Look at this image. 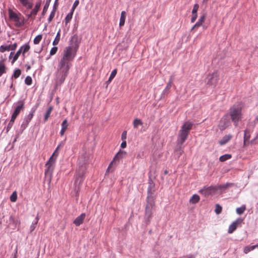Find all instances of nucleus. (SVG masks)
I'll return each instance as SVG.
<instances>
[{
  "mask_svg": "<svg viewBox=\"0 0 258 258\" xmlns=\"http://www.w3.org/2000/svg\"><path fill=\"white\" fill-rule=\"evenodd\" d=\"M76 56L63 51L62 57L58 61L57 70L69 74V71L72 67V62Z\"/></svg>",
  "mask_w": 258,
  "mask_h": 258,
  "instance_id": "f257e3e1",
  "label": "nucleus"
},
{
  "mask_svg": "<svg viewBox=\"0 0 258 258\" xmlns=\"http://www.w3.org/2000/svg\"><path fill=\"white\" fill-rule=\"evenodd\" d=\"M193 123L189 121L184 122L178 134L177 143L178 145H182L187 138L190 131L192 128Z\"/></svg>",
  "mask_w": 258,
  "mask_h": 258,
  "instance_id": "f03ea898",
  "label": "nucleus"
},
{
  "mask_svg": "<svg viewBox=\"0 0 258 258\" xmlns=\"http://www.w3.org/2000/svg\"><path fill=\"white\" fill-rule=\"evenodd\" d=\"M86 167L85 165L79 166L76 172L75 175V190L78 193L80 190V186L84 180V175L85 173Z\"/></svg>",
  "mask_w": 258,
  "mask_h": 258,
  "instance_id": "7ed1b4c3",
  "label": "nucleus"
},
{
  "mask_svg": "<svg viewBox=\"0 0 258 258\" xmlns=\"http://www.w3.org/2000/svg\"><path fill=\"white\" fill-rule=\"evenodd\" d=\"M80 43L78 36L77 34L74 35L70 41V45L66 47L63 51L76 56Z\"/></svg>",
  "mask_w": 258,
  "mask_h": 258,
  "instance_id": "20e7f679",
  "label": "nucleus"
},
{
  "mask_svg": "<svg viewBox=\"0 0 258 258\" xmlns=\"http://www.w3.org/2000/svg\"><path fill=\"white\" fill-rule=\"evenodd\" d=\"M229 115L234 125L237 126L242 118L241 107L238 105H233L229 109Z\"/></svg>",
  "mask_w": 258,
  "mask_h": 258,
  "instance_id": "39448f33",
  "label": "nucleus"
},
{
  "mask_svg": "<svg viewBox=\"0 0 258 258\" xmlns=\"http://www.w3.org/2000/svg\"><path fill=\"white\" fill-rule=\"evenodd\" d=\"M9 19L15 23L17 27H20L24 24V18L20 13L18 14L14 12L12 9L8 10Z\"/></svg>",
  "mask_w": 258,
  "mask_h": 258,
  "instance_id": "423d86ee",
  "label": "nucleus"
},
{
  "mask_svg": "<svg viewBox=\"0 0 258 258\" xmlns=\"http://www.w3.org/2000/svg\"><path fill=\"white\" fill-rule=\"evenodd\" d=\"M155 208V202L152 200H149L148 203H147L144 221L146 225H148L153 217V212Z\"/></svg>",
  "mask_w": 258,
  "mask_h": 258,
  "instance_id": "0eeeda50",
  "label": "nucleus"
},
{
  "mask_svg": "<svg viewBox=\"0 0 258 258\" xmlns=\"http://www.w3.org/2000/svg\"><path fill=\"white\" fill-rule=\"evenodd\" d=\"M126 152L124 151L120 150L113 158V160L110 162L108 168L107 169L106 172H110V170L112 168L116 167L119 163V160L125 157Z\"/></svg>",
  "mask_w": 258,
  "mask_h": 258,
  "instance_id": "6e6552de",
  "label": "nucleus"
},
{
  "mask_svg": "<svg viewBox=\"0 0 258 258\" xmlns=\"http://www.w3.org/2000/svg\"><path fill=\"white\" fill-rule=\"evenodd\" d=\"M55 158L50 157L45 164L46 167L44 173L46 176L49 177V181H50L52 178V173L54 170V164L55 162Z\"/></svg>",
  "mask_w": 258,
  "mask_h": 258,
  "instance_id": "1a4fd4ad",
  "label": "nucleus"
},
{
  "mask_svg": "<svg viewBox=\"0 0 258 258\" xmlns=\"http://www.w3.org/2000/svg\"><path fill=\"white\" fill-rule=\"evenodd\" d=\"M219 80V75L217 72L215 71L212 74L207 75L206 78V84L209 86L215 87L217 85Z\"/></svg>",
  "mask_w": 258,
  "mask_h": 258,
  "instance_id": "9d476101",
  "label": "nucleus"
},
{
  "mask_svg": "<svg viewBox=\"0 0 258 258\" xmlns=\"http://www.w3.org/2000/svg\"><path fill=\"white\" fill-rule=\"evenodd\" d=\"M69 74L57 69L55 73V83L56 86H60L63 83Z\"/></svg>",
  "mask_w": 258,
  "mask_h": 258,
  "instance_id": "9b49d317",
  "label": "nucleus"
},
{
  "mask_svg": "<svg viewBox=\"0 0 258 258\" xmlns=\"http://www.w3.org/2000/svg\"><path fill=\"white\" fill-rule=\"evenodd\" d=\"M216 192V186H205L202 189H201L199 192L203 195L205 197L213 195Z\"/></svg>",
  "mask_w": 258,
  "mask_h": 258,
  "instance_id": "f8f14e48",
  "label": "nucleus"
},
{
  "mask_svg": "<svg viewBox=\"0 0 258 258\" xmlns=\"http://www.w3.org/2000/svg\"><path fill=\"white\" fill-rule=\"evenodd\" d=\"M242 222L243 219L242 218H239L237 219L229 226L228 232L229 233H232L236 229L238 225L240 224Z\"/></svg>",
  "mask_w": 258,
  "mask_h": 258,
  "instance_id": "ddd939ff",
  "label": "nucleus"
},
{
  "mask_svg": "<svg viewBox=\"0 0 258 258\" xmlns=\"http://www.w3.org/2000/svg\"><path fill=\"white\" fill-rule=\"evenodd\" d=\"M17 44L16 43L9 45H1L0 46V52H4L6 51L14 50L17 48Z\"/></svg>",
  "mask_w": 258,
  "mask_h": 258,
  "instance_id": "4468645a",
  "label": "nucleus"
},
{
  "mask_svg": "<svg viewBox=\"0 0 258 258\" xmlns=\"http://www.w3.org/2000/svg\"><path fill=\"white\" fill-rule=\"evenodd\" d=\"M234 185V183H226L224 184H220L216 185V191L220 190L221 191H224L228 188L232 187Z\"/></svg>",
  "mask_w": 258,
  "mask_h": 258,
  "instance_id": "2eb2a0df",
  "label": "nucleus"
},
{
  "mask_svg": "<svg viewBox=\"0 0 258 258\" xmlns=\"http://www.w3.org/2000/svg\"><path fill=\"white\" fill-rule=\"evenodd\" d=\"M18 105L15 109L14 112L17 115H19L20 111L24 108L25 102L24 100H19L17 102Z\"/></svg>",
  "mask_w": 258,
  "mask_h": 258,
  "instance_id": "dca6fc26",
  "label": "nucleus"
},
{
  "mask_svg": "<svg viewBox=\"0 0 258 258\" xmlns=\"http://www.w3.org/2000/svg\"><path fill=\"white\" fill-rule=\"evenodd\" d=\"M86 217L85 213H82L79 216L77 217L74 221V224L77 226H79L81 224L83 223L85 218Z\"/></svg>",
  "mask_w": 258,
  "mask_h": 258,
  "instance_id": "f3484780",
  "label": "nucleus"
},
{
  "mask_svg": "<svg viewBox=\"0 0 258 258\" xmlns=\"http://www.w3.org/2000/svg\"><path fill=\"white\" fill-rule=\"evenodd\" d=\"M9 221L12 223L14 226V228H16L17 226H20L21 224V221L19 218H15L14 216H11L9 217Z\"/></svg>",
  "mask_w": 258,
  "mask_h": 258,
  "instance_id": "a211bd4d",
  "label": "nucleus"
},
{
  "mask_svg": "<svg viewBox=\"0 0 258 258\" xmlns=\"http://www.w3.org/2000/svg\"><path fill=\"white\" fill-rule=\"evenodd\" d=\"M153 186L150 184L148 188V196L147 197V203H148L149 200H152L153 202H155V198L153 196V192H152Z\"/></svg>",
  "mask_w": 258,
  "mask_h": 258,
  "instance_id": "6ab92c4d",
  "label": "nucleus"
},
{
  "mask_svg": "<svg viewBox=\"0 0 258 258\" xmlns=\"http://www.w3.org/2000/svg\"><path fill=\"white\" fill-rule=\"evenodd\" d=\"M226 117V116L223 117L220 121V126L223 130L226 128L230 123L229 120Z\"/></svg>",
  "mask_w": 258,
  "mask_h": 258,
  "instance_id": "aec40b11",
  "label": "nucleus"
},
{
  "mask_svg": "<svg viewBox=\"0 0 258 258\" xmlns=\"http://www.w3.org/2000/svg\"><path fill=\"white\" fill-rule=\"evenodd\" d=\"M22 5L27 9H30L33 7V3L30 0H18Z\"/></svg>",
  "mask_w": 258,
  "mask_h": 258,
  "instance_id": "412c9836",
  "label": "nucleus"
},
{
  "mask_svg": "<svg viewBox=\"0 0 258 258\" xmlns=\"http://www.w3.org/2000/svg\"><path fill=\"white\" fill-rule=\"evenodd\" d=\"M40 7V4L37 3L34 8L31 11L30 14L28 15V18H30L32 15H36L39 10Z\"/></svg>",
  "mask_w": 258,
  "mask_h": 258,
  "instance_id": "4be33fe9",
  "label": "nucleus"
},
{
  "mask_svg": "<svg viewBox=\"0 0 258 258\" xmlns=\"http://www.w3.org/2000/svg\"><path fill=\"white\" fill-rule=\"evenodd\" d=\"M35 110L36 108H32L31 112L25 117V120L26 122V124H29V122L33 118Z\"/></svg>",
  "mask_w": 258,
  "mask_h": 258,
  "instance_id": "5701e85b",
  "label": "nucleus"
},
{
  "mask_svg": "<svg viewBox=\"0 0 258 258\" xmlns=\"http://www.w3.org/2000/svg\"><path fill=\"white\" fill-rule=\"evenodd\" d=\"M126 18V13L125 11H122L120 15L119 20V26H122L124 25Z\"/></svg>",
  "mask_w": 258,
  "mask_h": 258,
  "instance_id": "b1692460",
  "label": "nucleus"
},
{
  "mask_svg": "<svg viewBox=\"0 0 258 258\" xmlns=\"http://www.w3.org/2000/svg\"><path fill=\"white\" fill-rule=\"evenodd\" d=\"M231 138V135L225 136L219 141V144L221 145H225L230 140Z\"/></svg>",
  "mask_w": 258,
  "mask_h": 258,
  "instance_id": "393cba45",
  "label": "nucleus"
},
{
  "mask_svg": "<svg viewBox=\"0 0 258 258\" xmlns=\"http://www.w3.org/2000/svg\"><path fill=\"white\" fill-rule=\"evenodd\" d=\"M206 18V14H204L200 17L198 22L195 24V26L200 27L202 25Z\"/></svg>",
  "mask_w": 258,
  "mask_h": 258,
  "instance_id": "a878e982",
  "label": "nucleus"
},
{
  "mask_svg": "<svg viewBox=\"0 0 258 258\" xmlns=\"http://www.w3.org/2000/svg\"><path fill=\"white\" fill-rule=\"evenodd\" d=\"M200 200L199 196L197 194L194 195L189 200V203L195 204L198 203Z\"/></svg>",
  "mask_w": 258,
  "mask_h": 258,
  "instance_id": "bb28decb",
  "label": "nucleus"
},
{
  "mask_svg": "<svg viewBox=\"0 0 258 258\" xmlns=\"http://www.w3.org/2000/svg\"><path fill=\"white\" fill-rule=\"evenodd\" d=\"M30 48V47L28 44H25L22 46L19 50H22V53L23 55H24L25 53L27 52H28Z\"/></svg>",
  "mask_w": 258,
  "mask_h": 258,
  "instance_id": "cd10ccee",
  "label": "nucleus"
},
{
  "mask_svg": "<svg viewBox=\"0 0 258 258\" xmlns=\"http://www.w3.org/2000/svg\"><path fill=\"white\" fill-rule=\"evenodd\" d=\"M39 219V216L37 215L36 216V217L35 218V221L33 222L31 225L30 226V232H32V231H33L34 230V229H35L36 225L37 224Z\"/></svg>",
  "mask_w": 258,
  "mask_h": 258,
  "instance_id": "c85d7f7f",
  "label": "nucleus"
},
{
  "mask_svg": "<svg viewBox=\"0 0 258 258\" xmlns=\"http://www.w3.org/2000/svg\"><path fill=\"white\" fill-rule=\"evenodd\" d=\"M232 156L231 154H226L220 157L219 160L221 162H224L227 160L231 159Z\"/></svg>",
  "mask_w": 258,
  "mask_h": 258,
  "instance_id": "c756f323",
  "label": "nucleus"
},
{
  "mask_svg": "<svg viewBox=\"0 0 258 258\" xmlns=\"http://www.w3.org/2000/svg\"><path fill=\"white\" fill-rule=\"evenodd\" d=\"M6 67L3 60L0 61V76L6 73Z\"/></svg>",
  "mask_w": 258,
  "mask_h": 258,
  "instance_id": "7c9ffc66",
  "label": "nucleus"
},
{
  "mask_svg": "<svg viewBox=\"0 0 258 258\" xmlns=\"http://www.w3.org/2000/svg\"><path fill=\"white\" fill-rule=\"evenodd\" d=\"M52 106H50L48 107L47 110L46 111L45 115H44V121L46 122L47 121L48 119V117L52 110Z\"/></svg>",
  "mask_w": 258,
  "mask_h": 258,
  "instance_id": "2f4dec72",
  "label": "nucleus"
},
{
  "mask_svg": "<svg viewBox=\"0 0 258 258\" xmlns=\"http://www.w3.org/2000/svg\"><path fill=\"white\" fill-rule=\"evenodd\" d=\"M21 74V71L19 69H17L14 71V72L11 77V80H13V78H15V79L18 78Z\"/></svg>",
  "mask_w": 258,
  "mask_h": 258,
  "instance_id": "473e14b6",
  "label": "nucleus"
},
{
  "mask_svg": "<svg viewBox=\"0 0 258 258\" xmlns=\"http://www.w3.org/2000/svg\"><path fill=\"white\" fill-rule=\"evenodd\" d=\"M73 13L74 12L71 11V12L67 14V16L65 18L66 24H67L72 20Z\"/></svg>",
  "mask_w": 258,
  "mask_h": 258,
  "instance_id": "72a5a7b5",
  "label": "nucleus"
},
{
  "mask_svg": "<svg viewBox=\"0 0 258 258\" xmlns=\"http://www.w3.org/2000/svg\"><path fill=\"white\" fill-rule=\"evenodd\" d=\"M22 53V50H18L17 52L15 54L14 53V56L13 58V60L11 62L12 64H13L18 58V57H19V56L20 55L21 53Z\"/></svg>",
  "mask_w": 258,
  "mask_h": 258,
  "instance_id": "f704fd0d",
  "label": "nucleus"
},
{
  "mask_svg": "<svg viewBox=\"0 0 258 258\" xmlns=\"http://www.w3.org/2000/svg\"><path fill=\"white\" fill-rule=\"evenodd\" d=\"M250 135L249 132L247 130H245L244 131V145H245L246 142L247 141H248L250 139Z\"/></svg>",
  "mask_w": 258,
  "mask_h": 258,
  "instance_id": "c9c22d12",
  "label": "nucleus"
},
{
  "mask_svg": "<svg viewBox=\"0 0 258 258\" xmlns=\"http://www.w3.org/2000/svg\"><path fill=\"white\" fill-rule=\"evenodd\" d=\"M246 210V207L245 205H242L240 207L237 208L236 210V213L238 215H241L244 213Z\"/></svg>",
  "mask_w": 258,
  "mask_h": 258,
  "instance_id": "e433bc0d",
  "label": "nucleus"
},
{
  "mask_svg": "<svg viewBox=\"0 0 258 258\" xmlns=\"http://www.w3.org/2000/svg\"><path fill=\"white\" fill-rule=\"evenodd\" d=\"M143 124L142 120L138 118H136L133 122V125L135 128H138L139 125Z\"/></svg>",
  "mask_w": 258,
  "mask_h": 258,
  "instance_id": "4c0bfd02",
  "label": "nucleus"
},
{
  "mask_svg": "<svg viewBox=\"0 0 258 258\" xmlns=\"http://www.w3.org/2000/svg\"><path fill=\"white\" fill-rule=\"evenodd\" d=\"M50 1L51 0H46V3L43 7V9L42 12V15H44L46 13L47 9L49 7Z\"/></svg>",
  "mask_w": 258,
  "mask_h": 258,
  "instance_id": "58836bf2",
  "label": "nucleus"
},
{
  "mask_svg": "<svg viewBox=\"0 0 258 258\" xmlns=\"http://www.w3.org/2000/svg\"><path fill=\"white\" fill-rule=\"evenodd\" d=\"M257 245H252V246H246L244 248V252L245 253H247L248 252H249V251H251V250H253V249H255V248L257 246Z\"/></svg>",
  "mask_w": 258,
  "mask_h": 258,
  "instance_id": "ea45409f",
  "label": "nucleus"
},
{
  "mask_svg": "<svg viewBox=\"0 0 258 258\" xmlns=\"http://www.w3.org/2000/svg\"><path fill=\"white\" fill-rule=\"evenodd\" d=\"M59 40H60V34H59V32H58L57 34H56V36L54 39V40H53V42H52V44L55 46L57 44H58L59 41Z\"/></svg>",
  "mask_w": 258,
  "mask_h": 258,
  "instance_id": "a19ab883",
  "label": "nucleus"
},
{
  "mask_svg": "<svg viewBox=\"0 0 258 258\" xmlns=\"http://www.w3.org/2000/svg\"><path fill=\"white\" fill-rule=\"evenodd\" d=\"M42 39V35H38L36 36L34 39L33 42L35 44H38L40 43V41Z\"/></svg>",
  "mask_w": 258,
  "mask_h": 258,
  "instance_id": "79ce46f5",
  "label": "nucleus"
},
{
  "mask_svg": "<svg viewBox=\"0 0 258 258\" xmlns=\"http://www.w3.org/2000/svg\"><path fill=\"white\" fill-rule=\"evenodd\" d=\"M17 199V195L16 191H14L10 197V200L12 202H15Z\"/></svg>",
  "mask_w": 258,
  "mask_h": 258,
  "instance_id": "37998d69",
  "label": "nucleus"
},
{
  "mask_svg": "<svg viewBox=\"0 0 258 258\" xmlns=\"http://www.w3.org/2000/svg\"><path fill=\"white\" fill-rule=\"evenodd\" d=\"M55 12H56V8L53 9L52 11H51V12L49 15L48 19L49 22H50L52 21V20L53 19V18L54 17Z\"/></svg>",
  "mask_w": 258,
  "mask_h": 258,
  "instance_id": "c03bdc74",
  "label": "nucleus"
},
{
  "mask_svg": "<svg viewBox=\"0 0 258 258\" xmlns=\"http://www.w3.org/2000/svg\"><path fill=\"white\" fill-rule=\"evenodd\" d=\"M222 210V208L219 204H217L216 205V208L215 209V212L217 214H219L221 213Z\"/></svg>",
  "mask_w": 258,
  "mask_h": 258,
  "instance_id": "a18cd8bd",
  "label": "nucleus"
},
{
  "mask_svg": "<svg viewBox=\"0 0 258 258\" xmlns=\"http://www.w3.org/2000/svg\"><path fill=\"white\" fill-rule=\"evenodd\" d=\"M32 80L31 77L27 76L25 79V83L27 85H30L32 84Z\"/></svg>",
  "mask_w": 258,
  "mask_h": 258,
  "instance_id": "49530a36",
  "label": "nucleus"
},
{
  "mask_svg": "<svg viewBox=\"0 0 258 258\" xmlns=\"http://www.w3.org/2000/svg\"><path fill=\"white\" fill-rule=\"evenodd\" d=\"M116 73L117 70L116 69L113 70L110 75L108 81H111L114 78V77L116 75Z\"/></svg>",
  "mask_w": 258,
  "mask_h": 258,
  "instance_id": "de8ad7c7",
  "label": "nucleus"
},
{
  "mask_svg": "<svg viewBox=\"0 0 258 258\" xmlns=\"http://www.w3.org/2000/svg\"><path fill=\"white\" fill-rule=\"evenodd\" d=\"M68 126V122L67 119H64L61 123V128L67 130Z\"/></svg>",
  "mask_w": 258,
  "mask_h": 258,
  "instance_id": "09e8293b",
  "label": "nucleus"
},
{
  "mask_svg": "<svg viewBox=\"0 0 258 258\" xmlns=\"http://www.w3.org/2000/svg\"><path fill=\"white\" fill-rule=\"evenodd\" d=\"M57 49H58L57 47H56V46L53 47L50 51V55H54L56 53Z\"/></svg>",
  "mask_w": 258,
  "mask_h": 258,
  "instance_id": "8fccbe9b",
  "label": "nucleus"
},
{
  "mask_svg": "<svg viewBox=\"0 0 258 258\" xmlns=\"http://www.w3.org/2000/svg\"><path fill=\"white\" fill-rule=\"evenodd\" d=\"M199 8V6L198 4H195L192 10V14H197V11H198Z\"/></svg>",
  "mask_w": 258,
  "mask_h": 258,
  "instance_id": "3c124183",
  "label": "nucleus"
},
{
  "mask_svg": "<svg viewBox=\"0 0 258 258\" xmlns=\"http://www.w3.org/2000/svg\"><path fill=\"white\" fill-rule=\"evenodd\" d=\"M60 147H59V146H57V147L56 148L54 152L53 153L52 155H51V157H54V158H55V159L56 158V157H57L58 155V153L57 152V150L60 149Z\"/></svg>",
  "mask_w": 258,
  "mask_h": 258,
  "instance_id": "603ef678",
  "label": "nucleus"
},
{
  "mask_svg": "<svg viewBox=\"0 0 258 258\" xmlns=\"http://www.w3.org/2000/svg\"><path fill=\"white\" fill-rule=\"evenodd\" d=\"M60 147H59V146H57V147L56 148L54 152L53 153L52 155H51V157H54V158H55V159L56 158V157H57L58 155V153L57 152V150L60 149Z\"/></svg>",
  "mask_w": 258,
  "mask_h": 258,
  "instance_id": "864d4df0",
  "label": "nucleus"
},
{
  "mask_svg": "<svg viewBox=\"0 0 258 258\" xmlns=\"http://www.w3.org/2000/svg\"><path fill=\"white\" fill-rule=\"evenodd\" d=\"M127 132L126 131H124L122 132L121 134V140L122 141H125L126 139Z\"/></svg>",
  "mask_w": 258,
  "mask_h": 258,
  "instance_id": "5fc2aeb1",
  "label": "nucleus"
},
{
  "mask_svg": "<svg viewBox=\"0 0 258 258\" xmlns=\"http://www.w3.org/2000/svg\"><path fill=\"white\" fill-rule=\"evenodd\" d=\"M79 3V1H77H77H76L74 2V4H73V7H72V10H71V11H72L74 12L75 9H76V8L77 7V6L78 5Z\"/></svg>",
  "mask_w": 258,
  "mask_h": 258,
  "instance_id": "6e6d98bb",
  "label": "nucleus"
},
{
  "mask_svg": "<svg viewBox=\"0 0 258 258\" xmlns=\"http://www.w3.org/2000/svg\"><path fill=\"white\" fill-rule=\"evenodd\" d=\"M197 14H192V17L191 18V22L194 23L197 18Z\"/></svg>",
  "mask_w": 258,
  "mask_h": 258,
  "instance_id": "4d7b16f0",
  "label": "nucleus"
},
{
  "mask_svg": "<svg viewBox=\"0 0 258 258\" xmlns=\"http://www.w3.org/2000/svg\"><path fill=\"white\" fill-rule=\"evenodd\" d=\"M13 125V124L11 123H9L7 127H6V132L8 133L10 130L12 128V126Z\"/></svg>",
  "mask_w": 258,
  "mask_h": 258,
  "instance_id": "13d9d810",
  "label": "nucleus"
},
{
  "mask_svg": "<svg viewBox=\"0 0 258 258\" xmlns=\"http://www.w3.org/2000/svg\"><path fill=\"white\" fill-rule=\"evenodd\" d=\"M120 147L121 148H125L126 147V142L125 141H122V142L121 143L120 145Z\"/></svg>",
  "mask_w": 258,
  "mask_h": 258,
  "instance_id": "bf43d9fd",
  "label": "nucleus"
},
{
  "mask_svg": "<svg viewBox=\"0 0 258 258\" xmlns=\"http://www.w3.org/2000/svg\"><path fill=\"white\" fill-rule=\"evenodd\" d=\"M171 83H167V85H166V87L165 88V90H168L170 89L171 87Z\"/></svg>",
  "mask_w": 258,
  "mask_h": 258,
  "instance_id": "052dcab7",
  "label": "nucleus"
},
{
  "mask_svg": "<svg viewBox=\"0 0 258 258\" xmlns=\"http://www.w3.org/2000/svg\"><path fill=\"white\" fill-rule=\"evenodd\" d=\"M28 124H26V122L24 120V122L22 123L21 125V127H23V129H25L28 125Z\"/></svg>",
  "mask_w": 258,
  "mask_h": 258,
  "instance_id": "680f3d73",
  "label": "nucleus"
},
{
  "mask_svg": "<svg viewBox=\"0 0 258 258\" xmlns=\"http://www.w3.org/2000/svg\"><path fill=\"white\" fill-rule=\"evenodd\" d=\"M174 80V76H171L169 78V81H168V83H172L173 81Z\"/></svg>",
  "mask_w": 258,
  "mask_h": 258,
  "instance_id": "e2e57ef3",
  "label": "nucleus"
},
{
  "mask_svg": "<svg viewBox=\"0 0 258 258\" xmlns=\"http://www.w3.org/2000/svg\"><path fill=\"white\" fill-rule=\"evenodd\" d=\"M18 115H17V114L15 113L14 112H13V113L12 114V117L11 118H12V119H16V118H17V117L18 116Z\"/></svg>",
  "mask_w": 258,
  "mask_h": 258,
  "instance_id": "0e129e2a",
  "label": "nucleus"
},
{
  "mask_svg": "<svg viewBox=\"0 0 258 258\" xmlns=\"http://www.w3.org/2000/svg\"><path fill=\"white\" fill-rule=\"evenodd\" d=\"M253 122L254 125H255L258 122V115H257L255 117L254 120H253Z\"/></svg>",
  "mask_w": 258,
  "mask_h": 258,
  "instance_id": "69168bd1",
  "label": "nucleus"
},
{
  "mask_svg": "<svg viewBox=\"0 0 258 258\" xmlns=\"http://www.w3.org/2000/svg\"><path fill=\"white\" fill-rule=\"evenodd\" d=\"M66 131V130L62 129V128L61 129V131H60V135L61 136H62L64 135V132H65Z\"/></svg>",
  "mask_w": 258,
  "mask_h": 258,
  "instance_id": "338daca9",
  "label": "nucleus"
},
{
  "mask_svg": "<svg viewBox=\"0 0 258 258\" xmlns=\"http://www.w3.org/2000/svg\"><path fill=\"white\" fill-rule=\"evenodd\" d=\"M64 144V142L63 141H62L58 145V146H59V147H62Z\"/></svg>",
  "mask_w": 258,
  "mask_h": 258,
  "instance_id": "774afa93",
  "label": "nucleus"
}]
</instances>
